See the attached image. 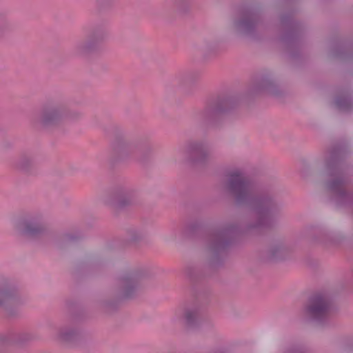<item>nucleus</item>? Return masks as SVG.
Returning <instances> with one entry per match:
<instances>
[{
  "label": "nucleus",
  "mask_w": 353,
  "mask_h": 353,
  "mask_svg": "<svg viewBox=\"0 0 353 353\" xmlns=\"http://www.w3.org/2000/svg\"><path fill=\"white\" fill-rule=\"evenodd\" d=\"M329 310L330 305L325 297L317 296L311 299L308 312L314 317H323L328 314Z\"/></svg>",
  "instance_id": "f257e3e1"
},
{
  "label": "nucleus",
  "mask_w": 353,
  "mask_h": 353,
  "mask_svg": "<svg viewBox=\"0 0 353 353\" xmlns=\"http://www.w3.org/2000/svg\"><path fill=\"white\" fill-rule=\"evenodd\" d=\"M231 187L239 195L244 196L250 189V184L239 172H235L231 176Z\"/></svg>",
  "instance_id": "f03ea898"
},
{
  "label": "nucleus",
  "mask_w": 353,
  "mask_h": 353,
  "mask_svg": "<svg viewBox=\"0 0 353 353\" xmlns=\"http://www.w3.org/2000/svg\"><path fill=\"white\" fill-rule=\"evenodd\" d=\"M57 112L56 111H52L48 113L44 118V121L46 123H49L54 121L57 117Z\"/></svg>",
  "instance_id": "7ed1b4c3"
},
{
  "label": "nucleus",
  "mask_w": 353,
  "mask_h": 353,
  "mask_svg": "<svg viewBox=\"0 0 353 353\" xmlns=\"http://www.w3.org/2000/svg\"><path fill=\"white\" fill-rule=\"evenodd\" d=\"M38 229L32 225H28L23 230L24 232L30 234H33L37 232Z\"/></svg>",
  "instance_id": "20e7f679"
},
{
  "label": "nucleus",
  "mask_w": 353,
  "mask_h": 353,
  "mask_svg": "<svg viewBox=\"0 0 353 353\" xmlns=\"http://www.w3.org/2000/svg\"><path fill=\"white\" fill-rule=\"evenodd\" d=\"M192 314L194 315V313L189 312H187V314L185 315V319H186L187 321H188V322L192 321V316H191Z\"/></svg>",
  "instance_id": "39448f33"
}]
</instances>
